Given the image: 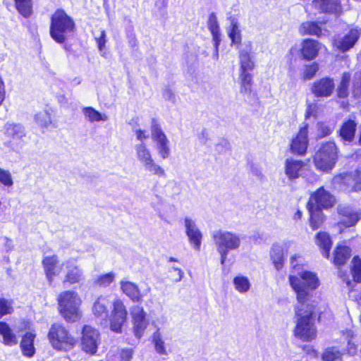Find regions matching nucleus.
<instances>
[{"label":"nucleus","instance_id":"5701e85b","mask_svg":"<svg viewBox=\"0 0 361 361\" xmlns=\"http://www.w3.org/2000/svg\"><path fill=\"white\" fill-rule=\"evenodd\" d=\"M305 163L300 160L287 159L285 161V173L289 180H294L300 176Z\"/></svg>","mask_w":361,"mask_h":361},{"label":"nucleus","instance_id":"c9c22d12","mask_svg":"<svg viewBox=\"0 0 361 361\" xmlns=\"http://www.w3.org/2000/svg\"><path fill=\"white\" fill-rule=\"evenodd\" d=\"M350 81V75L348 73H344L337 88V95L338 97L345 98L348 96Z\"/></svg>","mask_w":361,"mask_h":361},{"label":"nucleus","instance_id":"393cba45","mask_svg":"<svg viewBox=\"0 0 361 361\" xmlns=\"http://www.w3.org/2000/svg\"><path fill=\"white\" fill-rule=\"evenodd\" d=\"M5 135L15 141H23L26 131L23 126L19 123H6Z\"/></svg>","mask_w":361,"mask_h":361},{"label":"nucleus","instance_id":"5fc2aeb1","mask_svg":"<svg viewBox=\"0 0 361 361\" xmlns=\"http://www.w3.org/2000/svg\"><path fill=\"white\" fill-rule=\"evenodd\" d=\"M318 128V135L320 137H323L330 135L332 133V129L324 123H319L317 125Z\"/></svg>","mask_w":361,"mask_h":361},{"label":"nucleus","instance_id":"f8f14e48","mask_svg":"<svg viewBox=\"0 0 361 361\" xmlns=\"http://www.w3.org/2000/svg\"><path fill=\"white\" fill-rule=\"evenodd\" d=\"M334 197L326 190L323 187L319 188L311 195L307 207L319 209H327L331 207L335 203Z\"/></svg>","mask_w":361,"mask_h":361},{"label":"nucleus","instance_id":"603ef678","mask_svg":"<svg viewBox=\"0 0 361 361\" xmlns=\"http://www.w3.org/2000/svg\"><path fill=\"white\" fill-rule=\"evenodd\" d=\"M13 311V307L10 301L0 298V319L7 314H11Z\"/></svg>","mask_w":361,"mask_h":361},{"label":"nucleus","instance_id":"6e6552de","mask_svg":"<svg viewBox=\"0 0 361 361\" xmlns=\"http://www.w3.org/2000/svg\"><path fill=\"white\" fill-rule=\"evenodd\" d=\"M127 310L121 300H116L113 302V309L110 314V329L117 334H121L123 327L127 322Z\"/></svg>","mask_w":361,"mask_h":361},{"label":"nucleus","instance_id":"2eb2a0df","mask_svg":"<svg viewBox=\"0 0 361 361\" xmlns=\"http://www.w3.org/2000/svg\"><path fill=\"white\" fill-rule=\"evenodd\" d=\"M130 314L133 318L135 335L140 338L143 335L148 324L146 319V313L142 307L134 305L131 308Z\"/></svg>","mask_w":361,"mask_h":361},{"label":"nucleus","instance_id":"6e6d98bb","mask_svg":"<svg viewBox=\"0 0 361 361\" xmlns=\"http://www.w3.org/2000/svg\"><path fill=\"white\" fill-rule=\"evenodd\" d=\"M95 39L97 43L98 49L99 51L103 50L106 44V32L104 30H99V35L95 36Z\"/></svg>","mask_w":361,"mask_h":361},{"label":"nucleus","instance_id":"bf43d9fd","mask_svg":"<svg viewBox=\"0 0 361 361\" xmlns=\"http://www.w3.org/2000/svg\"><path fill=\"white\" fill-rule=\"evenodd\" d=\"M163 97L168 101L174 103L176 101V97L173 92L170 88H165L163 90Z\"/></svg>","mask_w":361,"mask_h":361},{"label":"nucleus","instance_id":"423d86ee","mask_svg":"<svg viewBox=\"0 0 361 361\" xmlns=\"http://www.w3.org/2000/svg\"><path fill=\"white\" fill-rule=\"evenodd\" d=\"M337 147L334 142L323 143L314 157V162L317 169L323 171L331 170L337 160Z\"/></svg>","mask_w":361,"mask_h":361},{"label":"nucleus","instance_id":"4be33fe9","mask_svg":"<svg viewBox=\"0 0 361 361\" xmlns=\"http://www.w3.org/2000/svg\"><path fill=\"white\" fill-rule=\"evenodd\" d=\"M120 285L122 292L133 302H139L142 300V294L135 283L126 280H122L120 282Z\"/></svg>","mask_w":361,"mask_h":361},{"label":"nucleus","instance_id":"c756f323","mask_svg":"<svg viewBox=\"0 0 361 361\" xmlns=\"http://www.w3.org/2000/svg\"><path fill=\"white\" fill-rule=\"evenodd\" d=\"M307 207L310 214V225L313 230H317L323 224L324 215L321 209Z\"/></svg>","mask_w":361,"mask_h":361},{"label":"nucleus","instance_id":"79ce46f5","mask_svg":"<svg viewBox=\"0 0 361 361\" xmlns=\"http://www.w3.org/2000/svg\"><path fill=\"white\" fill-rule=\"evenodd\" d=\"M106 305L107 300L106 298L102 297L98 298L93 305L92 311L96 317H102V315L106 316Z\"/></svg>","mask_w":361,"mask_h":361},{"label":"nucleus","instance_id":"a19ab883","mask_svg":"<svg viewBox=\"0 0 361 361\" xmlns=\"http://www.w3.org/2000/svg\"><path fill=\"white\" fill-rule=\"evenodd\" d=\"M271 257L276 269L279 270L283 264V251L281 246L273 247L271 251Z\"/></svg>","mask_w":361,"mask_h":361},{"label":"nucleus","instance_id":"aec40b11","mask_svg":"<svg viewBox=\"0 0 361 361\" xmlns=\"http://www.w3.org/2000/svg\"><path fill=\"white\" fill-rule=\"evenodd\" d=\"M59 259L55 255L44 257L42 259V266L49 283H51L55 276L59 275L63 267L58 266Z\"/></svg>","mask_w":361,"mask_h":361},{"label":"nucleus","instance_id":"37998d69","mask_svg":"<svg viewBox=\"0 0 361 361\" xmlns=\"http://www.w3.org/2000/svg\"><path fill=\"white\" fill-rule=\"evenodd\" d=\"M231 30L228 32V36L231 39L232 44H240L241 42V35L238 22L233 19L231 20Z\"/></svg>","mask_w":361,"mask_h":361},{"label":"nucleus","instance_id":"f3484780","mask_svg":"<svg viewBox=\"0 0 361 361\" xmlns=\"http://www.w3.org/2000/svg\"><path fill=\"white\" fill-rule=\"evenodd\" d=\"M335 88L334 80L331 78H323L312 85V92L317 97H328L331 95Z\"/></svg>","mask_w":361,"mask_h":361},{"label":"nucleus","instance_id":"6ab92c4d","mask_svg":"<svg viewBox=\"0 0 361 361\" xmlns=\"http://www.w3.org/2000/svg\"><path fill=\"white\" fill-rule=\"evenodd\" d=\"M312 5L320 13L338 14L342 11L341 0H313Z\"/></svg>","mask_w":361,"mask_h":361},{"label":"nucleus","instance_id":"8fccbe9b","mask_svg":"<svg viewBox=\"0 0 361 361\" xmlns=\"http://www.w3.org/2000/svg\"><path fill=\"white\" fill-rule=\"evenodd\" d=\"M114 279L115 274L110 272L99 276L94 283L102 287H106L114 281Z\"/></svg>","mask_w":361,"mask_h":361},{"label":"nucleus","instance_id":"c03bdc74","mask_svg":"<svg viewBox=\"0 0 361 361\" xmlns=\"http://www.w3.org/2000/svg\"><path fill=\"white\" fill-rule=\"evenodd\" d=\"M157 149L159 156L163 159H167L171 153L169 141L167 138L157 142Z\"/></svg>","mask_w":361,"mask_h":361},{"label":"nucleus","instance_id":"052dcab7","mask_svg":"<svg viewBox=\"0 0 361 361\" xmlns=\"http://www.w3.org/2000/svg\"><path fill=\"white\" fill-rule=\"evenodd\" d=\"M230 149V143L228 140L223 139L219 141L218 144L216 145V149L219 152H223L224 150H227Z\"/></svg>","mask_w":361,"mask_h":361},{"label":"nucleus","instance_id":"473e14b6","mask_svg":"<svg viewBox=\"0 0 361 361\" xmlns=\"http://www.w3.org/2000/svg\"><path fill=\"white\" fill-rule=\"evenodd\" d=\"M351 255V250L347 246H338L334 252V262L337 266L344 264Z\"/></svg>","mask_w":361,"mask_h":361},{"label":"nucleus","instance_id":"4468645a","mask_svg":"<svg viewBox=\"0 0 361 361\" xmlns=\"http://www.w3.org/2000/svg\"><path fill=\"white\" fill-rule=\"evenodd\" d=\"M184 226L189 243L195 250L197 251L200 250L202 244V233L197 226L195 221L190 217L186 216L184 219Z\"/></svg>","mask_w":361,"mask_h":361},{"label":"nucleus","instance_id":"39448f33","mask_svg":"<svg viewBox=\"0 0 361 361\" xmlns=\"http://www.w3.org/2000/svg\"><path fill=\"white\" fill-rule=\"evenodd\" d=\"M48 338L51 346L57 350L68 351L75 345V338L61 324H54L51 325Z\"/></svg>","mask_w":361,"mask_h":361},{"label":"nucleus","instance_id":"c85d7f7f","mask_svg":"<svg viewBox=\"0 0 361 361\" xmlns=\"http://www.w3.org/2000/svg\"><path fill=\"white\" fill-rule=\"evenodd\" d=\"M82 113L85 119L90 123L106 121L108 120V116L105 114L99 112L92 106L82 108Z\"/></svg>","mask_w":361,"mask_h":361},{"label":"nucleus","instance_id":"a878e982","mask_svg":"<svg viewBox=\"0 0 361 361\" xmlns=\"http://www.w3.org/2000/svg\"><path fill=\"white\" fill-rule=\"evenodd\" d=\"M315 243L319 247L323 256L328 258L332 245V241L329 234L325 232L318 233L315 238Z\"/></svg>","mask_w":361,"mask_h":361},{"label":"nucleus","instance_id":"412c9836","mask_svg":"<svg viewBox=\"0 0 361 361\" xmlns=\"http://www.w3.org/2000/svg\"><path fill=\"white\" fill-rule=\"evenodd\" d=\"M321 49V44L316 40L307 39L302 41L301 54L304 59L311 61L315 59Z\"/></svg>","mask_w":361,"mask_h":361},{"label":"nucleus","instance_id":"0eeeda50","mask_svg":"<svg viewBox=\"0 0 361 361\" xmlns=\"http://www.w3.org/2000/svg\"><path fill=\"white\" fill-rule=\"evenodd\" d=\"M134 149L137 160L142 164L146 171L159 177L166 176L164 169L154 161L149 149L145 142L136 144Z\"/></svg>","mask_w":361,"mask_h":361},{"label":"nucleus","instance_id":"de8ad7c7","mask_svg":"<svg viewBox=\"0 0 361 361\" xmlns=\"http://www.w3.org/2000/svg\"><path fill=\"white\" fill-rule=\"evenodd\" d=\"M352 94L355 98L361 100V71L353 77Z\"/></svg>","mask_w":361,"mask_h":361},{"label":"nucleus","instance_id":"2f4dec72","mask_svg":"<svg viewBox=\"0 0 361 361\" xmlns=\"http://www.w3.org/2000/svg\"><path fill=\"white\" fill-rule=\"evenodd\" d=\"M299 32L301 35H310L320 37L322 35V30L316 22H305L300 28Z\"/></svg>","mask_w":361,"mask_h":361},{"label":"nucleus","instance_id":"7c9ffc66","mask_svg":"<svg viewBox=\"0 0 361 361\" xmlns=\"http://www.w3.org/2000/svg\"><path fill=\"white\" fill-rule=\"evenodd\" d=\"M35 123L41 128H48L50 126L56 128V125L53 123L51 114L48 109L38 112L34 116Z\"/></svg>","mask_w":361,"mask_h":361},{"label":"nucleus","instance_id":"ddd939ff","mask_svg":"<svg viewBox=\"0 0 361 361\" xmlns=\"http://www.w3.org/2000/svg\"><path fill=\"white\" fill-rule=\"evenodd\" d=\"M361 35V28H352L343 37L334 39V47L341 52L349 51L354 47Z\"/></svg>","mask_w":361,"mask_h":361},{"label":"nucleus","instance_id":"a211bd4d","mask_svg":"<svg viewBox=\"0 0 361 361\" xmlns=\"http://www.w3.org/2000/svg\"><path fill=\"white\" fill-rule=\"evenodd\" d=\"M307 134V125H305L300 128L299 133L292 140L290 149L293 153L299 155L305 154L308 145Z\"/></svg>","mask_w":361,"mask_h":361},{"label":"nucleus","instance_id":"69168bd1","mask_svg":"<svg viewBox=\"0 0 361 361\" xmlns=\"http://www.w3.org/2000/svg\"><path fill=\"white\" fill-rule=\"evenodd\" d=\"M213 42H214V48H215V53L214 54L213 56L214 59H218V58H219V47L221 43V41H218V44H216V41H213Z\"/></svg>","mask_w":361,"mask_h":361},{"label":"nucleus","instance_id":"4d7b16f0","mask_svg":"<svg viewBox=\"0 0 361 361\" xmlns=\"http://www.w3.org/2000/svg\"><path fill=\"white\" fill-rule=\"evenodd\" d=\"M133 131L136 135L137 140L140 142H144L143 141L149 137V134L146 130L141 129H134Z\"/></svg>","mask_w":361,"mask_h":361},{"label":"nucleus","instance_id":"7ed1b4c3","mask_svg":"<svg viewBox=\"0 0 361 361\" xmlns=\"http://www.w3.org/2000/svg\"><path fill=\"white\" fill-rule=\"evenodd\" d=\"M75 23L63 10H57L51 17L50 35L58 43H63L74 31Z\"/></svg>","mask_w":361,"mask_h":361},{"label":"nucleus","instance_id":"774afa93","mask_svg":"<svg viewBox=\"0 0 361 361\" xmlns=\"http://www.w3.org/2000/svg\"><path fill=\"white\" fill-rule=\"evenodd\" d=\"M302 216V212L300 211H298L294 216L295 219H299Z\"/></svg>","mask_w":361,"mask_h":361},{"label":"nucleus","instance_id":"cd10ccee","mask_svg":"<svg viewBox=\"0 0 361 361\" xmlns=\"http://www.w3.org/2000/svg\"><path fill=\"white\" fill-rule=\"evenodd\" d=\"M0 334L5 345L12 346L18 343L16 335L6 322H0Z\"/></svg>","mask_w":361,"mask_h":361},{"label":"nucleus","instance_id":"f03ea898","mask_svg":"<svg viewBox=\"0 0 361 361\" xmlns=\"http://www.w3.org/2000/svg\"><path fill=\"white\" fill-rule=\"evenodd\" d=\"M59 310L61 316L68 322H74L81 317V299L75 291L65 290L58 297Z\"/></svg>","mask_w":361,"mask_h":361},{"label":"nucleus","instance_id":"13d9d810","mask_svg":"<svg viewBox=\"0 0 361 361\" xmlns=\"http://www.w3.org/2000/svg\"><path fill=\"white\" fill-rule=\"evenodd\" d=\"M133 349H123L120 353L122 361H130L133 357Z\"/></svg>","mask_w":361,"mask_h":361},{"label":"nucleus","instance_id":"bb28decb","mask_svg":"<svg viewBox=\"0 0 361 361\" xmlns=\"http://www.w3.org/2000/svg\"><path fill=\"white\" fill-rule=\"evenodd\" d=\"M356 126V123L350 119L343 123L339 130V135L343 141L350 142L353 140Z\"/></svg>","mask_w":361,"mask_h":361},{"label":"nucleus","instance_id":"e433bc0d","mask_svg":"<svg viewBox=\"0 0 361 361\" xmlns=\"http://www.w3.org/2000/svg\"><path fill=\"white\" fill-rule=\"evenodd\" d=\"M240 73H248L254 68L255 63L252 61L250 54L246 51L240 53Z\"/></svg>","mask_w":361,"mask_h":361},{"label":"nucleus","instance_id":"49530a36","mask_svg":"<svg viewBox=\"0 0 361 361\" xmlns=\"http://www.w3.org/2000/svg\"><path fill=\"white\" fill-rule=\"evenodd\" d=\"M151 134L152 138L156 142L167 138L159 124L154 118L152 121Z\"/></svg>","mask_w":361,"mask_h":361},{"label":"nucleus","instance_id":"864d4df0","mask_svg":"<svg viewBox=\"0 0 361 361\" xmlns=\"http://www.w3.org/2000/svg\"><path fill=\"white\" fill-rule=\"evenodd\" d=\"M0 182L6 186H11L13 183L10 172L8 171L4 170L1 168Z\"/></svg>","mask_w":361,"mask_h":361},{"label":"nucleus","instance_id":"b1692460","mask_svg":"<svg viewBox=\"0 0 361 361\" xmlns=\"http://www.w3.org/2000/svg\"><path fill=\"white\" fill-rule=\"evenodd\" d=\"M36 334L32 332H27L22 338L20 346L22 353L27 357H32L35 354L34 341Z\"/></svg>","mask_w":361,"mask_h":361},{"label":"nucleus","instance_id":"20e7f679","mask_svg":"<svg viewBox=\"0 0 361 361\" xmlns=\"http://www.w3.org/2000/svg\"><path fill=\"white\" fill-rule=\"evenodd\" d=\"M212 236L220 255L221 264H224L228 252L240 247L241 238L237 233L222 230L214 231Z\"/></svg>","mask_w":361,"mask_h":361},{"label":"nucleus","instance_id":"680f3d73","mask_svg":"<svg viewBox=\"0 0 361 361\" xmlns=\"http://www.w3.org/2000/svg\"><path fill=\"white\" fill-rule=\"evenodd\" d=\"M172 271L177 272V276L174 278L173 281L175 282L180 281L183 276V271L179 268L171 267V269H169V272Z\"/></svg>","mask_w":361,"mask_h":361},{"label":"nucleus","instance_id":"f704fd0d","mask_svg":"<svg viewBox=\"0 0 361 361\" xmlns=\"http://www.w3.org/2000/svg\"><path fill=\"white\" fill-rule=\"evenodd\" d=\"M17 11L25 18H28L32 12V0H15Z\"/></svg>","mask_w":361,"mask_h":361},{"label":"nucleus","instance_id":"58836bf2","mask_svg":"<svg viewBox=\"0 0 361 361\" xmlns=\"http://www.w3.org/2000/svg\"><path fill=\"white\" fill-rule=\"evenodd\" d=\"M233 285L235 289L240 293H247L251 287L248 278L243 276H235L233 279Z\"/></svg>","mask_w":361,"mask_h":361},{"label":"nucleus","instance_id":"338daca9","mask_svg":"<svg viewBox=\"0 0 361 361\" xmlns=\"http://www.w3.org/2000/svg\"><path fill=\"white\" fill-rule=\"evenodd\" d=\"M4 240L6 241L5 246H6V250H11L12 249V247H13L12 240L8 239L6 237L4 238Z\"/></svg>","mask_w":361,"mask_h":361},{"label":"nucleus","instance_id":"3c124183","mask_svg":"<svg viewBox=\"0 0 361 361\" xmlns=\"http://www.w3.org/2000/svg\"><path fill=\"white\" fill-rule=\"evenodd\" d=\"M319 70L318 64L316 63H313L310 65H307L303 71V79L305 80H308L312 79L316 74V73Z\"/></svg>","mask_w":361,"mask_h":361},{"label":"nucleus","instance_id":"09e8293b","mask_svg":"<svg viewBox=\"0 0 361 361\" xmlns=\"http://www.w3.org/2000/svg\"><path fill=\"white\" fill-rule=\"evenodd\" d=\"M352 264L353 277L356 282H361V259L358 257H355L353 259Z\"/></svg>","mask_w":361,"mask_h":361},{"label":"nucleus","instance_id":"72a5a7b5","mask_svg":"<svg viewBox=\"0 0 361 361\" xmlns=\"http://www.w3.org/2000/svg\"><path fill=\"white\" fill-rule=\"evenodd\" d=\"M208 28L212 35V39L216 41V44H218V41H221L217 18L214 13H212L209 16Z\"/></svg>","mask_w":361,"mask_h":361},{"label":"nucleus","instance_id":"1a4fd4ad","mask_svg":"<svg viewBox=\"0 0 361 361\" xmlns=\"http://www.w3.org/2000/svg\"><path fill=\"white\" fill-rule=\"evenodd\" d=\"M100 343L99 331L89 325H85L82 330L81 348L82 350L90 355L97 353Z\"/></svg>","mask_w":361,"mask_h":361},{"label":"nucleus","instance_id":"0e129e2a","mask_svg":"<svg viewBox=\"0 0 361 361\" xmlns=\"http://www.w3.org/2000/svg\"><path fill=\"white\" fill-rule=\"evenodd\" d=\"M5 97V86L2 79L0 78V105Z\"/></svg>","mask_w":361,"mask_h":361},{"label":"nucleus","instance_id":"a18cd8bd","mask_svg":"<svg viewBox=\"0 0 361 361\" xmlns=\"http://www.w3.org/2000/svg\"><path fill=\"white\" fill-rule=\"evenodd\" d=\"M240 78L241 80L240 92L244 94H250L252 87V75L249 73H240Z\"/></svg>","mask_w":361,"mask_h":361},{"label":"nucleus","instance_id":"ea45409f","mask_svg":"<svg viewBox=\"0 0 361 361\" xmlns=\"http://www.w3.org/2000/svg\"><path fill=\"white\" fill-rule=\"evenodd\" d=\"M152 342L154 343L155 350L158 354L164 355L168 354L165 347L164 341L163 340L159 329L152 335Z\"/></svg>","mask_w":361,"mask_h":361},{"label":"nucleus","instance_id":"4c0bfd02","mask_svg":"<svg viewBox=\"0 0 361 361\" xmlns=\"http://www.w3.org/2000/svg\"><path fill=\"white\" fill-rule=\"evenodd\" d=\"M343 353L337 347H329L322 355L323 361H337L341 359Z\"/></svg>","mask_w":361,"mask_h":361},{"label":"nucleus","instance_id":"9d476101","mask_svg":"<svg viewBox=\"0 0 361 361\" xmlns=\"http://www.w3.org/2000/svg\"><path fill=\"white\" fill-rule=\"evenodd\" d=\"M334 181L335 183L340 184L343 190H361V167L357 168L354 171L335 176Z\"/></svg>","mask_w":361,"mask_h":361},{"label":"nucleus","instance_id":"f257e3e1","mask_svg":"<svg viewBox=\"0 0 361 361\" xmlns=\"http://www.w3.org/2000/svg\"><path fill=\"white\" fill-rule=\"evenodd\" d=\"M289 282L298 302L295 307V336L303 341H310L316 338L317 329L313 318L314 307L307 302L312 292L319 287V280L316 274L304 271L299 274V276H290Z\"/></svg>","mask_w":361,"mask_h":361},{"label":"nucleus","instance_id":"9b49d317","mask_svg":"<svg viewBox=\"0 0 361 361\" xmlns=\"http://www.w3.org/2000/svg\"><path fill=\"white\" fill-rule=\"evenodd\" d=\"M61 267L65 268V275L63 280L64 284H74L85 279L83 270L79 267L75 259L70 258L64 261L61 264Z\"/></svg>","mask_w":361,"mask_h":361},{"label":"nucleus","instance_id":"dca6fc26","mask_svg":"<svg viewBox=\"0 0 361 361\" xmlns=\"http://www.w3.org/2000/svg\"><path fill=\"white\" fill-rule=\"evenodd\" d=\"M338 212L341 216L340 223L346 227L355 225L360 219L361 213L360 209L349 206H339Z\"/></svg>","mask_w":361,"mask_h":361},{"label":"nucleus","instance_id":"e2e57ef3","mask_svg":"<svg viewBox=\"0 0 361 361\" xmlns=\"http://www.w3.org/2000/svg\"><path fill=\"white\" fill-rule=\"evenodd\" d=\"M198 137L202 144H206V142L209 140V134L207 130L205 129L202 130Z\"/></svg>","mask_w":361,"mask_h":361}]
</instances>
